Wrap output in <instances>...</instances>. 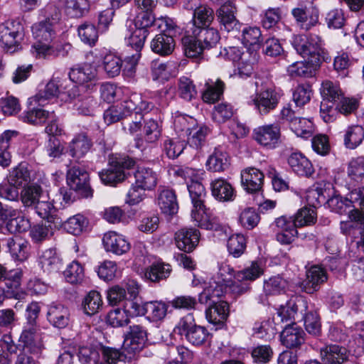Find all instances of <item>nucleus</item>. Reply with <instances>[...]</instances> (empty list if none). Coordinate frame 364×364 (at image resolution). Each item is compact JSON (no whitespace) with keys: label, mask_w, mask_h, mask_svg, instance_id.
<instances>
[{"label":"nucleus","mask_w":364,"mask_h":364,"mask_svg":"<svg viewBox=\"0 0 364 364\" xmlns=\"http://www.w3.org/2000/svg\"><path fill=\"white\" fill-rule=\"evenodd\" d=\"M213 19V10L205 5H200L193 11L192 19L193 28L210 26Z\"/></svg>","instance_id":"obj_32"},{"label":"nucleus","mask_w":364,"mask_h":364,"mask_svg":"<svg viewBox=\"0 0 364 364\" xmlns=\"http://www.w3.org/2000/svg\"><path fill=\"white\" fill-rule=\"evenodd\" d=\"M213 196L220 201H230L235 197V191L227 181L218 178L211 183Z\"/></svg>","instance_id":"obj_25"},{"label":"nucleus","mask_w":364,"mask_h":364,"mask_svg":"<svg viewBox=\"0 0 364 364\" xmlns=\"http://www.w3.org/2000/svg\"><path fill=\"white\" fill-rule=\"evenodd\" d=\"M178 94L184 100L191 101L197 96V90L193 81L186 77H181L178 80Z\"/></svg>","instance_id":"obj_57"},{"label":"nucleus","mask_w":364,"mask_h":364,"mask_svg":"<svg viewBox=\"0 0 364 364\" xmlns=\"http://www.w3.org/2000/svg\"><path fill=\"white\" fill-rule=\"evenodd\" d=\"M210 129L205 126L193 127L189 131L188 143L191 146L199 149L205 144Z\"/></svg>","instance_id":"obj_48"},{"label":"nucleus","mask_w":364,"mask_h":364,"mask_svg":"<svg viewBox=\"0 0 364 364\" xmlns=\"http://www.w3.org/2000/svg\"><path fill=\"white\" fill-rule=\"evenodd\" d=\"M186 143L178 138L168 139L164 141V151L170 159H176L182 154Z\"/></svg>","instance_id":"obj_59"},{"label":"nucleus","mask_w":364,"mask_h":364,"mask_svg":"<svg viewBox=\"0 0 364 364\" xmlns=\"http://www.w3.org/2000/svg\"><path fill=\"white\" fill-rule=\"evenodd\" d=\"M235 7L230 2L225 3L217 11L221 29L228 32L239 30L240 24L235 16Z\"/></svg>","instance_id":"obj_13"},{"label":"nucleus","mask_w":364,"mask_h":364,"mask_svg":"<svg viewBox=\"0 0 364 364\" xmlns=\"http://www.w3.org/2000/svg\"><path fill=\"white\" fill-rule=\"evenodd\" d=\"M242 41L244 45L259 46L262 42V33L257 26L245 27L242 31Z\"/></svg>","instance_id":"obj_62"},{"label":"nucleus","mask_w":364,"mask_h":364,"mask_svg":"<svg viewBox=\"0 0 364 364\" xmlns=\"http://www.w3.org/2000/svg\"><path fill=\"white\" fill-rule=\"evenodd\" d=\"M178 333L185 336L188 342L195 346L204 343L208 336L207 329L195 323L192 314H188L178 322L176 328Z\"/></svg>","instance_id":"obj_6"},{"label":"nucleus","mask_w":364,"mask_h":364,"mask_svg":"<svg viewBox=\"0 0 364 364\" xmlns=\"http://www.w3.org/2000/svg\"><path fill=\"white\" fill-rule=\"evenodd\" d=\"M143 132L144 140L147 143H155L161 136V124L158 121L151 118L146 119L144 121Z\"/></svg>","instance_id":"obj_44"},{"label":"nucleus","mask_w":364,"mask_h":364,"mask_svg":"<svg viewBox=\"0 0 364 364\" xmlns=\"http://www.w3.org/2000/svg\"><path fill=\"white\" fill-rule=\"evenodd\" d=\"M243 189L249 193H256L261 191L264 184V173L258 168L248 167L240 173Z\"/></svg>","instance_id":"obj_10"},{"label":"nucleus","mask_w":364,"mask_h":364,"mask_svg":"<svg viewBox=\"0 0 364 364\" xmlns=\"http://www.w3.org/2000/svg\"><path fill=\"white\" fill-rule=\"evenodd\" d=\"M39 264L44 272H58L62 267V260L54 249H47L39 255Z\"/></svg>","instance_id":"obj_26"},{"label":"nucleus","mask_w":364,"mask_h":364,"mask_svg":"<svg viewBox=\"0 0 364 364\" xmlns=\"http://www.w3.org/2000/svg\"><path fill=\"white\" fill-rule=\"evenodd\" d=\"M225 287L218 283L215 279H213L200 294L198 300L202 304L208 301L217 303V299L223 296Z\"/></svg>","instance_id":"obj_31"},{"label":"nucleus","mask_w":364,"mask_h":364,"mask_svg":"<svg viewBox=\"0 0 364 364\" xmlns=\"http://www.w3.org/2000/svg\"><path fill=\"white\" fill-rule=\"evenodd\" d=\"M290 129L298 136L302 138H309L313 134V123L306 118L298 117L291 122Z\"/></svg>","instance_id":"obj_46"},{"label":"nucleus","mask_w":364,"mask_h":364,"mask_svg":"<svg viewBox=\"0 0 364 364\" xmlns=\"http://www.w3.org/2000/svg\"><path fill=\"white\" fill-rule=\"evenodd\" d=\"M87 0H65V11L73 18L82 16L89 9Z\"/></svg>","instance_id":"obj_51"},{"label":"nucleus","mask_w":364,"mask_h":364,"mask_svg":"<svg viewBox=\"0 0 364 364\" xmlns=\"http://www.w3.org/2000/svg\"><path fill=\"white\" fill-rule=\"evenodd\" d=\"M175 47L173 38L164 33L156 35L151 42V48L154 53L161 55L171 54Z\"/></svg>","instance_id":"obj_28"},{"label":"nucleus","mask_w":364,"mask_h":364,"mask_svg":"<svg viewBox=\"0 0 364 364\" xmlns=\"http://www.w3.org/2000/svg\"><path fill=\"white\" fill-rule=\"evenodd\" d=\"M229 314V306L226 301H219L213 304L206 310L208 321L213 325H223Z\"/></svg>","instance_id":"obj_22"},{"label":"nucleus","mask_w":364,"mask_h":364,"mask_svg":"<svg viewBox=\"0 0 364 364\" xmlns=\"http://www.w3.org/2000/svg\"><path fill=\"white\" fill-rule=\"evenodd\" d=\"M100 352V345L82 346L78 350L79 360L82 364H99Z\"/></svg>","instance_id":"obj_36"},{"label":"nucleus","mask_w":364,"mask_h":364,"mask_svg":"<svg viewBox=\"0 0 364 364\" xmlns=\"http://www.w3.org/2000/svg\"><path fill=\"white\" fill-rule=\"evenodd\" d=\"M122 60L118 56L109 53L107 54L103 60V67L109 77H115L120 73Z\"/></svg>","instance_id":"obj_60"},{"label":"nucleus","mask_w":364,"mask_h":364,"mask_svg":"<svg viewBox=\"0 0 364 364\" xmlns=\"http://www.w3.org/2000/svg\"><path fill=\"white\" fill-rule=\"evenodd\" d=\"M67 183L70 188L82 198L92 196L89 173L79 166H72L67 171Z\"/></svg>","instance_id":"obj_7"},{"label":"nucleus","mask_w":364,"mask_h":364,"mask_svg":"<svg viewBox=\"0 0 364 364\" xmlns=\"http://www.w3.org/2000/svg\"><path fill=\"white\" fill-rule=\"evenodd\" d=\"M0 220L2 221L9 220L6 227L11 233L20 232L25 230L23 228L24 220L20 217V212L11 206L3 204L0 202Z\"/></svg>","instance_id":"obj_14"},{"label":"nucleus","mask_w":364,"mask_h":364,"mask_svg":"<svg viewBox=\"0 0 364 364\" xmlns=\"http://www.w3.org/2000/svg\"><path fill=\"white\" fill-rule=\"evenodd\" d=\"M157 204L161 212L168 215L176 213L178 209L176 194L170 189H163L159 191Z\"/></svg>","instance_id":"obj_21"},{"label":"nucleus","mask_w":364,"mask_h":364,"mask_svg":"<svg viewBox=\"0 0 364 364\" xmlns=\"http://www.w3.org/2000/svg\"><path fill=\"white\" fill-rule=\"evenodd\" d=\"M280 98L281 94L279 91L273 87H267L257 91L249 104L253 105L257 112L264 116L277 107Z\"/></svg>","instance_id":"obj_5"},{"label":"nucleus","mask_w":364,"mask_h":364,"mask_svg":"<svg viewBox=\"0 0 364 364\" xmlns=\"http://www.w3.org/2000/svg\"><path fill=\"white\" fill-rule=\"evenodd\" d=\"M32 33L36 42H49L54 37L55 32L52 23L44 21L34 23L32 27Z\"/></svg>","instance_id":"obj_41"},{"label":"nucleus","mask_w":364,"mask_h":364,"mask_svg":"<svg viewBox=\"0 0 364 364\" xmlns=\"http://www.w3.org/2000/svg\"><path fill=\"white\" fill-rule=\"evenodd\" d=\"M227 247L230 255L234 257H239L246 248V239L241 234L232 235L228 238Z\"/></svg>","instance_id":"obj_52"},{"label":"nucleus","mask_w":364,"mask_h":364,"mask_svg":"<svg viewBox=\"0 0 364 364\" xmlns=\"http://www.w3.org/2000/svg\"><path fill=\"white\" fill-rule=\"evenodd\" d=\"M78 36L81 41L89 45L95 46L98 39V32L96 27L91 23H83L78 28Z\"/></svg>","instance_id":"obj_54"},{"label":"nucleus","mask_w":364,"mask_h":364,"mask_svg":"<svg viewBox=\"0 0 364 364\" xmlns=\"http://www.w3.org/2000/svg\"><path fill=\"white\" fill-rule=\"evenodd\" d=\"M174 239L179 250L190 252L199 242L200 232L195 228H181L175 233Z\"/></svg>","instance_id":"obj_11"},{"label":"nucleus","mask_w":364,"mask_h":364,"mask_svg":"<svg viewBox=\"0 0 364 364\" xmlns=\"http://www.w3.org/2000/svg\"><path fill=\"white\" fill-rule=\"evenodd\" d=\"M102 304L101 295L97 291H90L82 301L84 311L89 316L97 314Z\"/></svg>","instance_id":"obj_45"},{"label":"nucleus","mask_w":364,"mask_h":364,"mask_svg":"<svg viewBox=\"0 0 364 364\" xmlns=\"http://www.w3.org/2000/svg\"><path fill=\"white\" fill-rule=\"evenodd\" d=\"M225 83L220 80L208 79L205 83L203 100L205 102L214 103L218 100L223 93Z\"/></svg>","instance_id":"obj_29"},{"label":"nucleus","mask_w":364,"mask_h":364,"mask_svg":"<svg viewBox=\"0 0 364 364\" xmlns=\"http://www.w3.org/2000/svg\"><path fill=\"white\" fill-rule=\"evenodd\" d=\"M45 198L41 186L31 185L24 187L21 193V200L25 207L35 206L40 199Z\"/></svg>","instance_id":"obj_42"},{"label":"nucleus","mask_w":364,"mask_h":364,"mask_svg":"<svg viewBox=\"0 0 364 364\" xmlns=\"http://www.w3.org/2000/svg\"><path fill=\"white\" fill-rule=\"evenodd\" d=\"M87 220L81 214L69 218L64 223L65 229L73 235L80 234L87 225Z\"/></svg>","instance_id":"obj_55"},{"label":"nucleus","mask_w":364,"mask_h":364,"mask_svg":"<svg viewBox=\"0 0 364 364\" xmlns=\"http://www.w3.org/2000/svg\"><path fill=\"white\" fill-rule=\"evenodd\" d=\"M102 243L106 251L117 255L127 252L131 247L126 237L114 231L106 232L103 236Z\"/></svg>","instance_id":"obj_12"},{"label":"nucleus","mask_w":364,"mask_h":364,"mask_svg":"<svg viewBox=\"0 0 364 364\" xmlns=\"http://www.w3.org/2000/svg\"><path fill=\"white\" fill-rule=\"evenodd\" d=\"M99 176L103 183L114 186L123 181L126 174L121 167H114L100 172Z\"/></svg>","instance_id":"obj_49"},{"label":"nucleus","mask_w":364,"mask_h":364,"mask_svg":"<svg viewBox=\"0 0 364 364\" xmlns=\"http://www.w3.org/2000/svg\"><path fill=\"white\" fill-rule=\"evenodd\" d=\"M96 77V69L88 64L72 68L69 72L70 79L80 85L87 82H90L92 85V82L95 80Z\"/></svg>","instance_id":"obj_24"},{"label":"nucleus","mask_w":364,"mask_h":364,"mask_svg":"<svg viewBox=\"0 0 364 364\" xmlns=\"http://www.w3.org/2000/svg\"><path fill=\"white\" fill-rule=\"evenodd\" d=\"M129 114L130 113L125 107V102L123 101L107 109L104 113V119L107 124H112L122 119Z\"/></svg>","instance_id":"obj_47"},{"label":"nucleus","mask_w":364,"mask_h":364,"mask_svg":"<svg viewBox=\"0 0 364 364\" xmlns=\"http://www.w3.org/2000/svg\"><path fill=\"white\" fill-rule=\"evenodd\" d=\"M23 38V28L19 22L7 21L0 25V43L7 53L21 50Z\"/></svg>","instance_id":"obj_4"},{"label":"nucleus","mask_w":364,"mask_h":364,"mask_svg":"<svg viewBox=\"0 0 364 364\" xmlns=\"http://www.w3.org/2000/svg\"><path fill=\"white\" fill-rule=\"evenodd\" d=\"M253 139L268 149H275L280 140V127L275 124L258 127L253 130Z\"/></svg>","instance_id":"obj_8"},{"label":"nucleus","mask_w":364,"mask_h":364,"mask_svg":"<svg viewBox=\"0 0 364 364\" xmlns=\"http://www.w3.org/2000/svg\"><path fill=\"white\" fill-rule=\"evenodd\" d=\"M328 279L325 269L321 266H312L306 271V278L300 284L301 290L307 294L318 291L321 284Z\"/></svg>","instance_id":"obj_9"},{"label":"nucleus","mask_w":364,"mask_h":364,"mask_svg":"<svg viewBox=\"0 0 364 364\" xmlns=\"http://www.w3.org/2000/svg\"><path fill=\"white\" fill-rule=\"evenodd\" d=\"M55 222L43 221L34 225L30 230V236L35 242H40L50 238L53 234Z\"/></svg>","instance_id":"obj_35"},{"label":"nucleus","mask_w":364,"mask_h":364,"mask_svg":"<svg viewBox=\"0 0 364 364\" xmlns=\"http://www.w3.org/2000/svg\"><path fill=\"white\" fill-rule=\"evenodd\" d=\"M192 33L193 37L196 38L205 49H210L215 46L220 38L218 31L210 26L193 28Z\"/></svg>","instance_id":"obj_27"},{"label":"nucleus","mask_w":364,"mask_h":364,"mask_svg":"<svg viewBox=\"0 0 364 364\" xmlns=\"http://www.w3.org/2000/svg\"><path fill=\"white\" fill-rule=\"evenodd\" d=\"M319 66L320 64L306 58L305 60L297 61L289 65L287 73L292 77H311L315 75Z\"/></svg>","instance_id":"obj_18"},{"label":"nucleus","mask_w":364,"mask_h":364,"mask_svg":"<svg viewBox=\"0 0 364 364\" xmlns=\"http://www.w3.org/2000/svg\"><path fill=\"white\" fill-rule=\"evenodd\" d=\"M7 247L13 258L18 261H24L28 255V243L21 238H9Z\"/></svg>","instance_id":"obj_38"},{"label":"nucleus","mask_w":364,"mask_h":364,"mask_svg":"<svg viewBox=\"0 0 364 364\" xmlns=\"http://www.w3.org/2000/svg\"><path fill=\"white\" fill-rule=\"evenodd\" d=\"M92 143L85 133L76 134L69 144L70 154L73 157L81 158L89 152Z\"/></svg>","instance_id":"obj_23"},{"label":"nucleus","mask_w":364,"mask_h":364,"mask_svg":"<svg viewBox=\"0 0 364 364\" xmlns=\"http://www.w3.org/2000/svg\"><path fill=\"white\" fill-rule=\"evenodd\" d=\"M168 306L162 301L146 302V315L147 317L154 321H161L167 314Z\"/></svg>","instance_id":"obj_53"},{"label":"nucleus","mask_w":364,"mask_h":364,"mask_svg":"<svg viewBox=\"0 0 364 364\" xmlns=\"http://www.w3.org/2000/svg\"><path fill=\"white\" fill-rule=\"evenodd\" d=\"M171 272V265L163 262L153 264L144 272V277L152 282L166 279Z\"/></svg>","instance_id":"obj_34"},{"label":"nucleus","mask_w":364,"mask_h":364,"mask_svg":"<svg viewBox=\"0 0 364 364\" xmlns=\"http://www.w3.org/2000/svg\"><path fill=\"white\" fill-rule=\"evenodd\" d=\"M45 198L40 199V200L34 206L36 213L39 216L47 221L55 222L54 213L55 212V207L52 202L46 200Z\"/></svg>","instance_id":"obj_64"},{"label":"nucleus","mask_w":364,"mask_h":364,"mask_svg":"<svg viewBox=\"0 0 364 364\" xmlns=\"http://www.w3.org/2000/svg\"><path fill=\"white\" fill-rule=\"evenodd\" d=\"M30 181L28 168L21 164L14 168L8 177V182L14 186H21Z\"/></svg>","instance_id":"obj_56"},{"label":"nucleus","mask_w":364,"mask_h":364,"mask_svg":"<svg viewBox=\"0 0 364 364\" xmlns=\"http://www.w3.org/2000/svg\"><path fill=\"white\" fill-rule=\"evenodd\" d=\"M312 94L313 91L309 84H300L294 91L293 100L297 106L301 107L310 101Z\"/></svg>","instance_id":"obj_63"},{"label":"nucleus","mask_w":364,"mask_h":364,"mask_svg":"<svg viewBox=\"0 0 364 364\" xmlns=\"http://www.w3.org/2000/svg\"><path fill=\"white\" fill-rule=\"evenodd\" d=\"M22 120L33 124H41L47 120L55 119V112L45 109L36 108L24 112L21 116Z\"/></svg>","instance_id":"obj_30"},{"label":"nucleus","mask_w":364,"mask_h":364,"mask_svg":"<svg viewBox=\"0 0 364 364\" xmlns=\"http://www.w3.org/2000/svg\"><path fill=\"white\" fill-rule=\"evenodd\" d=\"M292 46L299 55L311 60V62L321 65L322 62L329 59L328 54L323 47V41L317 34L295 36L292 41Z\"/></svg>","instance_id":"obj_2"},{"label":"nucleus","mask_w":364,"mask_h":364,"mask_svg":"<svg viewBox=\"0 0 364 364\" xmlns=\"http://www.w3.org/2000/svg\"><path fill=\"white\" fill-rule=\"evenodd\" d=\"M63 274L65 281L72 284H80L85 278L84 267L76 260L68 264Z\"/></svg>","instance_id":"obj_43"},{"label":"nucleus","mask_w":364,"mask_h":364,"mask_svg":"<svg viewBox=\"0 0 364 364\" xmlns=\"http://www.w3.org/2000/svg\"><path fill=\"white\" fill-rule=\"evenodd\" d=\"M316 221V213L314 208H303L298 210L294 216V222L296 228L311 225Z\"/></svg>","instance_id":"obj_50"},{"label":"nucleus","mask_w":364,"mask_h":364,"mask_svg":"<svg viewBox=\"0 0 364 364\" xmlns=\"http://www.w3.org/2000/svg\"><path fill=\"white\" fill-rule=\"evenodd\" d=\"M364 139V129L361 126L354 125L347 128L343 135L344 145L346 148L354 149Z\"/></svg>","instance_id":"obj_40"},{"label":"nucleus","mask_w":364,"mask_h":364,"mask_svg":"<svg viewBox=\"0 0 364 364\" xmlns=\"http://www.w3.org/2000/svg\"><path fill=\"white\" fill-rule=\"evenodd\" d=\"M291 14L297 22L301 23V27L306 31L311 29L318 22V11L316 10L309 16V17H308L306 6H300L293 9Z\"/></svg>","instance_id":"obj_33"},{"label":"nucleus","mask_w":364,"mask_h":364,"mask_svg":"<svg viewBox=\"0 0 364 364\" xmlns=\"http://www.w3.org/2000/svg\"><path fill=\"white\" fill-rule=\"evenodd\" d=\"M288 164L293 172L300 176L312 177L314 168L311 162L301 153H292L287 159Z\"/></svg>","instance_id":"obj_15"},{"label":"nucleus","mask_w":364,"mask_h":364,"mask_svg":"<svg viewBox=\"0 0 364 364\" xmlns=\"http://www.w3.org/2000/svg\"><path fill=\"white\" fill-rule=\"evenodd\" d=\"M206 166L210 171L215 172L223 171L230 166V157L223 147H216L209 156Z\"/></svg>","instance_id":"obj_19"},{"label":"nucleus","mask_w":364,"mask_h":364,"mask_svg":"<svg viewBox=\"0 0 364 364\" xmlns=\"http://www.w3.org/2000/svg\"><path fill=\"white\" fill-rule=\"evenodd\" d=\"M321 359L327 364H341L348 358L346 348L338 345H328L320 351Z\"/></svg>","instance_id":"obj_17"},{"label":"nucleus","mask_w":364,"mask_h":364,"mask_svg":"<svg viewBox=\"0 0 364 364\" xmlns=\"http://www.w3.org/2000/svg\"><path fill=\"white\" fill-rule=\"evenodd\" d=\"M320 91L323 102H336L340 100L343 95L339 84L328 80L322 82Z\"/></svg>","instance_id":"obj_37"},{"label":"nucleus","mask_w":364,"mask_h":364,"mask_svg":"<svg viewBox=\"0 0 364 364\" xmlns=\"http://www.w3.org/2000/svg\"><path fill=\"white\" fill-rule=\"evenodd\" d=\"M286 281L279 276L270 277L264 282V291L267 295L279 294L284 291Z\"/></svg>","instance_id":"obj_61"},{"label":"nucleus","mask_w":364,"mask_h":364,"mask_svg":"<svg viewBox=\"0 0 364 364\" xmlns=\"http://www.w3.org/2000/svg\"><path fill=\"white\" fill-rule=\"evenodd\" d=\"M47 317L48 321L58 328H65L70 321V312L67 307L61 304H55L50 306Z\"/></svg>","instance_id":"obj_20"},{"label":"nucleus","mask_w":364,"mask_h":364,"mask_svg":"<svg viewBox=\"0 0 364 364\" xmlns=\"http://www.w3.org/2000/svg\"><path fill=\"white\" fill-rule=\"evenodd\" d=\"M188 189L193 205L191 217L196 224L205 230H218L220 225L204 204L206 193L203 185L198 181H191Z\"/></svg>","instance_id":"obj_1"},{"label":"nucleus","mask_w":364,"mask_h":364,"mask_svg":"<svg viewBox=\"0 0 364 364\" xmlns=\"http://www.w3.org/2000/svg\"><path fill=\"white\" fill-rule=\"evenodd\" d=\"M304 332L295 323L287 325L281 333V341L287 348L299 346L304 342Z\"/></svg>","instance_id":"obj_16"},{"label":"nucleus","mask_w":364,"mask_h":364,"mask_svg":"<svg viewBox=\"0 0 364 364\" xmlns=\"http://www.w3.org/2000/svg\"><path fill=\"white\" fill-rule=\"evenodd\" d=\"M134 176L135 182L127 194V202L131 205L139 203L144 191L154 189L158 181L157 173L150 168L138 167Z\"/></svg>","instance_id":"obj_3"},{"label":"nucleus","mask_w":364,"mask_h":364,"mask_svg":"<svg viewBox=\"0 0 364 364\" xmlns=\"http://www.w3.org/2000/svg\"><path fill=\"white\" fill-rule=\"evenodd\" d=\"M348 176L355 181L364 179V157L358 156L352 159L348 166Z\"/></svg>","instance_id":"obj_58"},{"label":"nucleus","mask_w":364,"mask_h":364,"mask_svg":"<svg viewBox=\"0 0 364 364\" xmlns=\"http://www.w3.org/2000/svg\"><path fill=\"white\" fill-rule=\"evenodd\" d=\"M264 274V269L258 262H252L249 267L234 274V278L237 280L250 282L256 280Z\"/></svg>","instance_id":"obj_39"}]
</instances>
